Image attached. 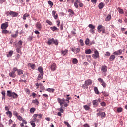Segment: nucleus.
Instances as JSON below:
<instances>
[{
	"label": "nucleus",
	"mask_w": 127,
	"mask_h": 127,
	"mask_svg": "<svg viewBox=\"0 0 127 127\" xmlns=\"http://www.w3.org/2000/svg\"><path fill=\"white\" fill-rule=\"evenodd\" d=\"M101 71L104 73H107V66H102Z\"/></svg>",
	"instance_id": "2eb2a0df"
},
{
	"label": "nucleus",
	"mask_w": 127,
	"mask_h": 127,
	"mask_svg": "<svg viewBox=\"0 0 127 127\" xmlns=\"http://www.w3.org/2000/svg\"><path fill=\"white\" fill-rule=\"evenodd\" d=\"M99 115L101 116V118H102V119H104L106 117V113L102 112L99 114Z\"/></svg>",
	"instance_id": "c756f323"
},
{
	"label": "nucleus",
	"mask_w": 127,
	"mask_h": 127,
	"mask_svg": "<svg viewBox=\"0 0 127 127\" xmlns=\"http://www.w3.org/2000/svg\"><path fill=\"white\" fill-rule=\"evenodd\" d=\"M17 118L18 120H19V121H22L23 120L22 117H21L20 115H18V116H17Z\"/></svg>",
	"instance_id": "864d4df0"
},
{
	"label": "nucleus",
	"mask_w": 127,
	"mask_h": 127,
	"mask_svg": "<svg viewBox=\"0 0 127 127\" xmlns=\"http://www.w3.org/2000/svg\"><path fill=\"white\" fill-rule=\"evenodd\" d=\"M46 23H48V24H49V25H52V22L50 21H49V20H47L46 21Z\"/></svg>",
	"instance_id": "3c124183"
},
{
	"label": "nucleus",
	"mask_w": 127,
	"mask_h": 127,
	"mask_svg": "<svg viewBox=\"0 0 127 127\" xmlns=\"http://www.w3.org/2000/svg\"><path fill=\"white\" fill-rule=\"evenodd\" d=\"M43 74L42 73H40L37 77V80L38 81H40V80H42V79H43Z\"/></svg>",
	"instance_id": "a211bd4d"
},
{
	"label": "nucleus",
	"mask_w": 127,
	"mask_h": 127,
	"mask_svg": "<svg viewBox=\"0 0 127 127\" xmlns=\"http://www.w3.org/2000/svg\"><path fill=\"white\" fill-rule=\"evenodd\" d=\"M50 29L52 30V31H58V29L55 26L51 27Z\"/></svg>",
	"instance_id": "a878e982"
},
{
	"label": "nucleus",
	"mask_w": 127,
	"mask_h": 127,
	"mask_svg": "<svg viewBox=\"0 0 127 127\" xmlns=\"http://www.w3.org/2000/svg\"><path fill=\"white\" fill-rule=\"evenodd\" d=\"M28 67H30L32 70H35V64L33 63H29L27 64Z\"/></svg>",
	"instance_id": "9b49d317"
},
{
	"label": "nucleus",
	"mask_w": 127,
	"mask_h": 127,
	"mask_svg": "<svg viewBox=\"0 0 127 127\" xmlns=\"http://www.w3.org/2000/svg\"><path fill=\"white\" fill-rule=\"evenodd\" d=\"M8 27V22H6L1 24V29H6Z\"/></svg>",
	"instance_id": "6e6552de"
},
{
	"label": "nucleus",
	"mask_w": 127,
	"mask_h": 127,
	"mask_svg": "<svg viewBox=\"0 0 127 127\" xmlns=\"http://www.w3.org/2000/svg\"><path fill=\"white\" fill-rule=\"evenodd\" d=\"M92 103L94 108H97L98 106H99V102H98V100L97 99L93 100Z\"/></svg>",
	"instance_id": "9d476101"
},
{
	"label": "nucleus",
	"mask_w": 127,
	"mask_h": 127,
	"mask_svg": "<svg viewBox=\"0 0 127 127\" xmlns=\"http://www.w3.org/2000/svg\"><path fill=\"white\" fill-rule=\"evenodd\" d=\"M68 53V50L65 49L64 51L62 50L61 51V54H63V56H64L66 54Z\"/></svg>",
	"instance_id": "b1692460"
},
{
	"label": "nucleus",
	"mask_w": 127,
	"mask_h": 127,
	"mask_svg": "<svg viewBox=\"0 0 127 127\" xmlns=\"http://www.w3.org/2000/svg\"><path fill=\"white\" fill-rule=\"evenodd\" d=\"M100 111H102V109L99 108V109H97V112L98 113L97 114V116H100V113H101L100 112Z\"/></svg>",
	"instance_id": "603ef678"
},
{
	"label": "nucleus",
	"mask_w": 127,
	"mask_h": 127,
	"mask_svg": "<svg viewBox=\"0 0 127 127\" xmlns=\"http://www.w3.org/2000/svg\"><path fill=\"white\" fill-rule=\"evenodd\" d=\"M29 14L25 13L23 16V19L24 20H26V17H29Z\"/></svg>",
	"instance_id": "c85d7f7f"
},
{
	"label": "nucleus",
	"mask_w": 127,
	"mask_h": 127,
	"mask_svg": "<svg viewBox=\"0 0 127 127\" xmlns=\"http://www.w3.org/2000/svg\"><path fill=\"white\" fill-rule=\"evenodd\" d=\"M79 42H80V45L81 46H84V41L83 40L80 39V41H79Z\"/></svg>",
	"instance_id": "49530a36"
},
{
	"label": "nucleus",
	"mask_w": 127,
	"mask_h": 127,
	"mask_svg": "<svg viewBox=\"0 0 127 127\" xmlns=\"http://www.w3.org/2000/svg\"><path fill=\"white\" fill-rule=\"evenodd\" d=\"M115 58H116V56L114 55H112L110 57L109 60H110V61H113V60H114Z\"/></svg>",
	"instance_id": "c9c22d12"
},
{
	"label": "nucleus",
	"mask_w": 127,
	"mask_h": 127,
	"mask_svg": "<svg viewBox=\"0 0 127 127\" xmlns=\"http://www.w3.org/2000/svg\"><path fill=\"white\" fill-rule=\"evenodd\" d=\"M117 10L118 12L120 13V14H124V10H123L122 9H121L120 7H118L117 8Z\"/></svg>",
	"instance_id": "cd10ccee"
},
{
	"label": "nucleus",
	"mask_w": 127,
	"mask_h": 127,
	"mask_svg": "<svg viewBox=\"0 0 127 127\" xmlns=\"http://www.w3.org/2000/svg\"><path fill=\"white\" fill-rule=\"evenodd\" d=\"M36 27L39 30H41V28H42V26L41 25V23L40 22H37L36 24Z\"/></svg>",
	"instance_id": "ddd939ff"
},
{
	"label": "nucleus",
	"mask_w": 127,
	"mask_h": 127,
	"mask_svg": "<svg viewBox=\"0 0 127 127\" xmlns=\"http://www.w3.org/2000/svg\"><path fill=\"white\" fill-rule=\"evenodd\" d=\"M54 41V38L49 39L47 43H48V45H51V44H53Z\"/></svg>",
	"instance_id": "f3484780"
},
{
	"label": "nucleus",
	"mask_w": 127,
	"mask_h": 127,
	"mask_svg": "<svg viewBox=\"0 0 127 127\" xmlns=\"http://www.w3.org/2000/svg\"><path fill=\"white\" fill-rule=\"evenodd\" d=\"M9 15L12 16V17H17L18 16V13L11 11L9 12Z\"/></svg>",
	"instance_id": "0eeeda50"
},
{
	"label": "nucleus",
	"mask_w": 127,
	"mask_h": 127,
	"mask_svg": "<svg viewBox=\"0 0 127 127\" xmlns=\"http://www.w3.org/2000/svg\"><path fill=\"white\" fill-rule=\"evenodd\" d=\"M53 43L55 45H58V41H57V40H54V39Z\"/></svg>",
	"instance_id": "5fc2aeb1"
},
{
	"label": "nucleus",
	"mask_w": 127,
	"mask_h": 127,
	"mask_svg": "<svg viewBox=\"0 0 127 127\" xmlns=\"http://www.w3.org/2000/svg\"><path fill=\"white\" fill-rule=\"evenodd\" d=\"M83 107L86 111H89V110H90V106L88 105H84Z\"/></svg>",
	"instance_id": "58836bf2"
},
{
	"label": "nucleus",
	"mask_w": 127,
	"mask_h": 127,
	"mask_svg": "<svg viewBox=\"0 0 127 127\" xmlns=\"http://www.w3.org/2000/svg\"><path fill=\"white\" fill-rule=\"evenodd\" d=\"M15 71H14V68H13V71L9 73V76L12 78H15L16 77V74H15Z\"/></svg>",
	"instance_id": "1a4fd4ad"
},
{
	"label": "nucleus",
	"mask_w": 127,
	"mask_h": 127,
	"mask_svg": "<svg viewBox=\"0 0 127 127\" xmlns=\"http://www.w3.org/2000/svg\"><path fill=\"white\" fill-rule=\"evenodd\" d=\"M94 90L95 94H96L97 95H99V94H100V92H99V89H98V87H94Z\"/></svg>",
	"instance_id": "7c9ffc66"
},
{
	"label": "nucleus",
	"mask_w": 127,
	"mask_h": 127,
	"mask_svg": "<svg viewBox=\"0 0 127 127\" xmlns=\"http://www.w3.org/2000/svg\"><path fill=\"white\" fill-rule=\"evenodd\" d=\"M1 94L2 96V100H4V101H5V91H2Z\"/></svg>",
	"instance_id": "72a5a7b5"
},
{
	"label": "nucleus",
	"mask_w": 127,
	"mask_h": 127,
	"mask_svg": "<svg viewBox=\"0 0 127 127\" xmlns=\"http://www.w3.org/2000/svg\"><path fill=\"white\" fill-rule=\"evenodd\" d=\"M7 96L9 98L12 97L13 99H17L18 98V94H17L15 92H12L11 90L7 91Z\"/></svg>",
	"instance_id": "f257e3e1"
},
{
	"label": "nucleus",
	"mask_w": 127,
	"mask_h": 127,
	"mask_svg": "<svg viewBox=\"0 0 127 127\" xmlns=\"http://www.w3.org/2000/svg\"><path fill=\"white\" fill-rule=\"evenodd\" d=\"M82 88H83V89H88V86L85 83H84L82 86Z\"/></svg>",
	"instance_id": "8fccbe9b"
},
{
	"label": "nucleus",
	"mask_w": 127,
	"mask_h": 127,
	"mask_svg": "<svg viewBox=\"0 0 127 127\" xmlns=\"http://www.w3.org/2000/svg\"><path fill=\"white\" fill-rule=\"evenodd\" d=\"M25 91L26 93H27V94H28V95H29L30 94V90L28 88H26L25 89Z\"/></svg>",
	"instance_id": "a18cd8bd"
},
{
	"label": "nucleus",
	"mask_w": 127,
	"mask_h": 127,
	"mask_svg": "<svg viewBox=\"0 0 127 127\" xmlns=\"http://www.w3.org/2000/svg\"><path fill=\"white\" fill-rule=\"evenodd\" d=\"M22 41L20 40L18 42V45H19V47H20V48H21V45H22Z\"/></svg>",
	"instance_id": "de8ad7c7"
},
{
	"label": "nucleus",
	"mask_w": 127,
	"mask_h": 127,
	"mask_svg": "<svg viewBox=\"0 0 127 127\" xmlns=\"http://www.w3.org/2000/svg\"><path fill=\"white\" fill-rule=\"evenodd\" d=\"M30 112L31 114H34V112H35V108H31Z\"/></svg>",
	"instance_id": "c03bdc74"
},
{
	"label": "nucleus",
	"mask_w": 127,
	"mask_h": 127,
	"mask_svg": "<svg viewBox=\"0 0 127 127\" xmlns=\"http://www.w3.org/2000/svg\"><path fill=\"white\" fill-rule=\"evenodd\" d=\"M104 6H105V5H104V3L103 2L100 3L98 5V7L99 9H102V8H104Z\"/></svg>",
	"instance_id": "4be33fe9"
},
{
	"label": "nucleus",
	"mask_w": 127,
	"mask_h": 127,
	"mask_svg": "<svg viewBox=\"0 0 127 127\" xmlns=\"http://www.w3.org/2000/svg\"><path fill=\"white\" fill-rule=\"evenodd\" d=\"M37 117H38V115L37 114H34V115L32 117V120L33 122H35V123H39V119H37Z\"/></svg>",
	"instance_id": "423d86ee"
},
{
	"label": "nucleus",
	"mask_w": 127,
	"mask_h": 127,
	"mask_svg": "<svg viewBox=\"0 0 127 127\" xmlns=\"http://www.w3.org/2000/svg\"><path fill=\"white\" fill-rule=\"evenodd\" d=\"M86 45H92V44H90V39L87 38L85 40Z\"/></svg>",
	"instance_id": "bb28decb"
},
{
	"label": "nucleus",
	"mask_w": 127,
	"mask_h": 127,
	"mask_svg": "<svg viewBox=\"0 0 127 127\" xmlns=\"http://www.w3.org/2000/svg\"><path fill=\"white\" fill-rule=\"evenodd\" d=\"M46 91H47V92H49V93H54V91H55V89L53 88H48L46 89Z\"/></svg>",
	"instance_id": "5701e85b"
},
{
	"label": "nucleus",
	"mask_w": 127,
	"mask_h": 127,
	"mask_svg": "<svg viewBox=\"0 0 127 127\" xmlns=\"http://www.w3.org/2000/svg\"><path fill=\"white\" fill-rule=\"evenodd\" d=\"M32 103L35 104L36 106H37L39 104V101L37 100V99H35V100L32 101Z\"/></svg>",
	"instance_id": "473e14b6"
},
{
	"label": "nucleus",
	"mask_w": 127,
	"mask_h": 127,
	"mask_svg": "<svg viewBox=\"0 0 127 127\" xmlns=\"http://www.w3.org/2000/svg\"><path fill=\"white\" fill-rule=\"evenodd\" d=\"M14 70L15 71L17 72V74L18 76H20V75H23V70L21 69H18L17 67H14Z\"/></svg>",
	"instance_id": "20e7f679"
},
{
	"label": "nucleus",
	"mask_w": 127,
	"mask_h": 127,
	"mask_svg": "<svg viewBox=\"0 0 127 127\" xmlns=\"http://www.w3.org/2000/svg\"><path fill=\"white\" fill-rule=\"evenodd\" d=\"M20 48H21L19 47L16 49V51H17V52H18V53H20V51H21Z\"/></svg>",
	"instance_id": "e2e57ef3"
},
{
	"label": "nucleus",
	"mask_w": 127,
	"mask_h": 127,
	"mask_svg": "<svg viewBox=\"0 0 127 127\" xmlns=\"http://www.w3.org/2000/svg\"><path fill=\"white\" fill-rule=\"evenodd\" d=\"M84 127H90V125L87 123L83 125Z\"/></svg>",
	"instance_id": "774afa93"
},
{
	"label": "nucleus",
	"mask_w": 127,
	"mask_h": 127,
	"mask_svg": "<svg viewBox=\"0 0 127 127\" xmlns=\"http://www.w3.org/2000/svg\"><path fill=\"white\" fill-rule=\"evenodd\" d=\"M103 28V26L102 25H99L97 27V30L98 32L100 33L102 31V29Z\"/></svg>",
	"instance_id": "2f4dec72"
},
{
	"label": "nucleus",
	"mask_w": 127,
	"mask_h": 127,
	"mask_svg": "<svg viewBox=\"0 0 127 127\" xmlns=\"http://www.w3.org/2000/svg\"><path fill=\"white\" fill-rule=\"evenodd\" d=\"M3 30L2 31V33L3 34H7V33H8V32H9V31H8L6 29H2Z\"/></svg>",
	"instance_id": "4c0bfd02"
},
{
	"label": "nucleus",
	"mask_w": 127,
	"mask_h": 127,
	"mask_svg": "<svg viewBox=\"0 0 127 127\" xmlns=\"http://www.w3.org/2000/svg\"><path fill=\"white\" fill-rule=\"evenodd\" d=\"M91 53H92V50H91L90 49L85 50V54H91Z\"/></svg>",
	"instance_id": "e433bc0d"
},
{
	"label": "nucleus",
	"mask_w": 127,
	"mask_h": 127,
	"mask_svg": "<svg viewBox=\"0 0 127 127\" xmlns=\"http://www.w3.org/2000/svg\"><path fill=\"white\" fill-rule=\"evenodd\" d=\"M68 12H70L71 14H74V11L71 9H68Z\"/></svg>",
	"instance_id": "680f3d73"
},
{
	"label": "nucleus",
	"mask_w": 127,
	"mask_h": 127,
	"mask_svg": "<svg viewBox=\"0 0 127 127\" xmlns=\"http://www.w3.org/2000/svg\"><path fill=\"white\" fill-rule=\"evenodd\" d=\"M48 3L50 5V7L53 6V2H52V1L49 0L48 1Z\"/></svg>",
	"instance_id": "37998d69"
},
{
	"label": "nucleus",
	"mask_w": 127,
	"mask_h": 127,
	"mask_svg": "<svg viewBox=\"0 0 127 127\" xmlns=\"http://www.w3.org/2000/svg\"><path fill=\"white\" fill-rule=\"evenodd\" d=\"M57 101H58L59 104H60V106H61V107H62V108H63V105H64V104H65V102H66L65 98L61 99L60 98H58Z\"/></svg>",
	"instance_id": "f03ea898"
},
{
	"label": "nucleus",
	"mask_w": 127,
	"mask_h": 127,
	"mask_svg": "<svg viewBox=\"0 0 127 127\" xmlns=\"http://www.w3.org/2000/svg\"><path fill=\"white\" fill-rule=\"evenodd\" d=\"M30 123H31V125L32 126V127H35V126L36 125H35V121H33L31 120Z\"/></svg>",
	"instance_id": "a19ab883"
},
{
	"label": "nucleus",
	"mask_w": 127,
	"mask_h": 127,
	"mask_svg": "<svg viewBox=\"0 0 127 127\" xmlns=\"http://www.w3.org/2000/svg\"><path fill=\"white\" fill-rule=\"evenodd\" d=\"M13 115L15 117H17L18 116V113L17 112V111H13Z\"/></svg>",
	"instance_id": "6e6d98bb"
},
{
	"label": "nucleus",
	"mask_w": 127,
	"mask_h": 127,
	"mask_svg": "<svg viewBox=\"0 0 127 127\" xmlns=\"http://www.w3.org/2000/svg\"><path fill=\"white\" fill-rule=\"evenodd\" d=\"M71 50L72 51H73V52H74V53L77 54V53H79V52H80V48H76L75 47H74V48H73L71 49Z\"/></svg>",
	"instance_id": "f8f14e48"
},
{
	"label": "nucleus",
	"mask_w": 127,
	"mask_h": 127,
	"mask_svg": "<svg viewBox=\"0 0 127 127\" xmlns=\"http://www.w3.org/2000/svg\"><path fill=\"white\" fill-rule=\"evenodd\" d=\"M101 31L102 32L103 34H104V33H106V30L105 29V28L104 27H103Z\"/></svg>",
	"instance_id": "0e129e2a"
},
{
	"label": "nucleus",
	"mask_w": 127,
	"mask_h": 127,
	"mask_svg": "<svg viewBox=\"0 0 127 127\" xmlns=\"http://www.w3.org/2000/svg\"><path fill=\"white\" fill-rule=\"evenodd\" d=\"M95 29H90L89 30L90 32H91V33H92V34H94V33H95Z\"/></svg>",
	"instance_id": "052dcab7"
},
{
	"label": "nucleus",
	"mask_w": 127,
	"mask_h": 127,
	"mask_svg": "<svg viewBox=\"0 0 127 127\" xmlns=\"http://www.w3.org/2000/svg\"><path fill=\"white\" fill-rule=\"evenodd\" d=\"M98 80L99 81V82H100V84H102L103 82H105L101 78H98Z\"/></svg>",
	"instance_id": "09e8293b"
},
{
	"label": "nucleus",
	"mask_w": 127,
	"mask_h": 127,
	"mask_svg": "<svg viewBox=\"0 0 127 127\" xmlns=\"http://www.w3.org/2000/svg\"><path fill=\"white\" fill-rule=\"evenodd\" d=\"M12 54H13V51H10L8 54H7V57H11L12 56Z\"/></svg>",
	"instance_id": "393cba45"
},
{
	"label": "nucleus",
	"mask_w": 127,
	"mask_h": 127,
	"mask_svg": "<svg viewBox=\"0 0 127 127\" xmlns=\"http://www.w3.org/2000/svg\"><path fill=\"white\" fill-rule=\"evenodd\" d=\"M93 82L91 79H88L85 81V84H86L87 86H90V85H92Z\"/></svg>",
	"instance_id": "4468645a"
},
{
	"label": "nucleus",
	"mask_w": 127,
	"mask_h": 127,
	"mask_svg": "<svg viewBox=\"0 0 127 127\" xmlns=\"http://www.w3.org/2000/svg\"><path fill=\"white\" fill-rule=\"evenodd\" d=\"M6 114L8 115V117L11 118L12 117V112L10 111H7Z\"/></svg>",
	"instance_id": "412c9836"
},
{
	"label": "nucleus",
	"mask_w": 127,
	"mask_h": 127,
	"mask_svg": "<svg viewBox=\"0 0 127 127\" xmlns=\"http://www.w3.org/2000/svg\"><path fill=\"white\" fill-rule=\"evenodd\" d=\"M72 62L73 64H77V63H78V59H77L76 58H74L72 60Z\"/></svg>",
	"instance_id": "ea45409f"
},
{
	"label": "nucleus",
	"mask_w": 127,
	"mask_h": 127,
	"mask_svg": "<svg viewBox=\"0 0 127 127\" xmlns=\"http://www.w3.org/2000/svg\"><path fill=\"white\" fill-rule=\"evenodd\" d=\"M105 56H110L111 55V53L109 52H106L105 54Z\"/></svg>",
	"instance_id": "13d9d810"
},
{
	"label": "nucleus",
	"mask_w": 127,
	"mask_h": 127,
	"mask_svg": "<svg viewBox=\"0 0 127 127\" xmlns=\"http://www.w3.org/2000/svg\"><path fill=\"white\" fill-rule=\"evenodd\" d=\"M41 85V83H37L35 84V85L37 87V89H38L39 88V86Z\"/></svg>",
	"instance_id": "4d7b16f0"
},
{
	"label": "nucleus",
	"mask_w": 127,
	"mask_h": 127,
	"mask_svg": "<svg viewBox=\"0 0 127 127\" xmlns=\"http://www.w3.org/2000/svg\"><path fill=\"white\" fill-rule=\"evenodd\" d=\"M88 27L89 28H90V29H95L96 28V26H94L93 24H90L88 25Z\"/></svg>",
	"instance_id": "f704fd0d"
},
{
	"label": "nucleus",
	"mask_w": 127,
	"mask_h": 127,
	"mask_svg": "<svg viewBox=\"0 0 127 127\" xmlns=\"http://www.w3.org/2000/svg\"><path fill=\"white\" fill-rule=\"evenodd\" d=\"M57 68V66H56V64L53 63L51 64V65L50 66V69L51 71H55L56 70V68Z\"/></svg>",
	"instance_id": "39448f33"
},
{
	"label": "nucleus",
	"mask_w": 127,
	"mask_h": 127,
	"mask_svg": "<svg viewBox=\"0 0 127 127\" xmlns=\"http://www.w3.org/2000/svg\"><path fill=\"white\" fill-rule=\"evenodd\" d=\"M112 18V15L111 14H109L108 16L105 18V21H110L111 19Z\"/></svg>",
	"instance_id": "dca6fc26"
},
{
	"label": "nucleus",
	"mask_w": 127,
	"mask_h": 127,
	"mask_svg": "<svg viewBox=\"0 0 127 127\" xmlns=\"http://www.w3.org/2000/svg\"><path fill=\"white\" fill-rule=\"evenodd\" d=\"M117 111L118 113H121L123 111V108H122V107H118L117 108Z\"/></svg>",
	"instance_id": "79ce46f5"
},
{
	"label": "nucleus",
	"mask_w": 127,
	"mask_h": 127,
	"mask_svg": "<svg viewBox=\"0 0 127 127\" xmlns=\"http://www.w3.org/2000/svg\"><path fill=\"white\" fill-rule=\"evenodd\" d=\"M117 52L118 53V55H120L122 54L123 51L122 50H119L117 51Z\"/></svg>",
	"instance_id": "338daca9"
},
{
	"label": "nucleus",
	"mask_w": 127,
	"mask_h": 127,
	"mask_svg": "<svg viewBox=\"0 0 127 127\" xmlns=\"http://www.w3.org/2000/svg\"><path fill=\"white\" fill-rule=\"evenodd\" d=\"M38 70L40 72V74H44V73L43 72V68H42V67L39 66L38 68Z\"/></svg>",
	"instance_id": "6ab92c4d"
},
{
	"label": "nucleus",
	"mask_w": 127,
	"mask_h": 127,
	"mask_svg": "<svg viewBox=\"0 0 127 127\" xmlns=\"http://www.w3.org/2000/svg\"><path fill=\"white\" fill-rule=\"evenodd\" d=\"M101 106H102V107H106V103H105V102H101L100 103Z\"/></svg>",
	"instance_id": "bf43d9fd"
},
{
	"label": "nucleus",
	"mask_w": 127,
	"mask_h": 127,
	"mask_svg": "<svg viewBox=\"0 0 127 127\" xmlns=\"http://www.w3.org/2000/svg\"><path fill=\"white\" fill-rule=\"evenodd\" d=\"M40 88L41 90H44V86H43L42 83H41V85H40Z\"/></svg>",
	"instance_id": "69168bd1"
},
{
	"label": "nucleus",
	"mask_w": 127,
	"mask_h": 127,
	"mask_svg": "<svg viewBox=\"0 0 127 127\" xmlns=\"http://www.w3.org/2000/svg\"><path fill=\"white\" fill-rule=\"evenodd\" d=\"M18 36V31H15V34H12L11 37H13V38H16Z\"/></svg>",
	"instance_id": "aec40b11"
},
{
	"label": "nucleus",
	"mask_w": 127,
	"mask_h": 127,
	"mask_svg": "<svg viewBox=\"0 0 127 127\" xmlns=\"http://www.w3.org/2000/svg\"><path fill=\"white\" fill-rule=\"evenodd\" d=\"M92 57L94 58V59H97V58L100 57V53L96 49L94 50V54H92Z\"/></svg>",
	"instance_id": "7ed1b4c3"
}]
</instances>
